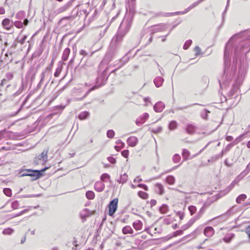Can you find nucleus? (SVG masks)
Listing matches in <instances>:
<instances>
[{
	"instance_id": "nucleus-52",
	"label": "nucleus",
	"mask_w": 250,
	"mask_h": 250,
	"mask_svg": "<svg viewBox=\"0 0 250 250\" xmlns=\"http://www.w3.org/2000/svg\"><path fill=\"white\" fill-rule=\"evenodd\" d=\"M5 77L6 80L10 81L13 78V74L12 72H8L6 74Z\"/></svg>"
},
{
	"instance_id": "nucleus-6",
	"label": "nucleus",
	"mask_w": 250,
	"mask_h": 250,
	"mask_svg": "<svg viewBox=\"0 0 250 250\" xmlns=\"http://www.w3.org/2000/svg\"><path fill=\"white\" fill-rule=\"evenodd\" d=\"M29 176L31 177L30 181H35L44 176V173H24L19 176V177Z\"/></svg>"
},
{
	"instance_id": "nucleus-61",
	"label": "nucleus",
	"mask_w": 250,
	"mask_h": 250,
	"mask_svg": "<svg viewBox=\"0 0 250 250\" xmlns=\"http://www.w3.org/2000/svg\"><path fill=\"white\" fill-rule=\"evenodd\" d=\"M107 159L111 164H115L116 163V159L112 157H109L107 158Z\"/></svg>"
},
{
	"instance_id": "nucleus-11",
	"label": "nucleus",
	"mask_w": 250,
	"mask_h": 250,
	"mask_svg": "<svg viewBox=\"0 0 250 250\" xmlns=\"http://www.w3.org/2000/svg\"><path fill=\"white\" fill-rule=\"evenodd\" d=\"M202 0H200L198 1L194 2L191 5H190L189 7H188L187 9H186L185 10V11H182V12H181V11L177 12V13H177V14L178 15H182V14H185L187 13L189 10H190L191 9H192L194 7H196V6H197L199 4V3L201 2Z\"/></svg>"
},
{
	"instance_id": "nucleus-16",
	"label": "nucleus",
	"mask_w": 250,
	"mask_h": 250,
	"mask_svg": "<svg viewBox=\"0 0 250 250\" xmlns=\"http://www.w3.org/2000/svg\"><path fill=\"white\" fill-rule=\"evenodd\" d=\"M2 24L3 27L7 30H9L11 26L10 20L7 18L3 20Z\"/></svg>"
},
{
	"instance_id": "nucleus-17",
	"label": "nucleus",
	"mask_w": 250,
	"mask_h": 250,
	"mask_svg": "<svg viewBox=\"0 0 250 250\" xmlns=\"http://www.w3.org/2000/svg\"><path fill=\"white\" fill-rule=\"evenodd\" d=\"M123 23H121L120 27H119L118 32L116 36V37H115V41L116 42H118L120 41L125 35V34H122L121 33L122 26H123Z\"/></svg>"
},
{
	"instance_id": "nucleus-50",
	"label": "nucleus",
	"mask_w": 250,
	"mask_h": 250,
	"mask_svg": "<svg viewBox=\"0 0 250 250\" xmlns=\"http://www.w3.org/2000/svg\"><path fill=\"white\" fill-rule=\"evenodd\" d=\"M14 25L18 28H21L23 27V23L21 21H16L14 22Z\"/></svg>"
},
{
	"instance_id": "nucleus-36",
	"label": "nucleus",
	"mask_w": 250,
	"mask_h": 250,
	"mask_svg": "<svg viewBox=\"0 0 250 250\" xmlns=\"http://www.w3.org/2000/svg\"><path fill=\"white\" fill-rule=\"evenodd\" d=\"M160 211L162 213H166L167 212L168 210V207L166 204H163L160 208Z\"/></svg>"
},
{
	"instance_id": "nucleus-37",
	"label": "nucleus",
	"mask_w": 250,
	"mask_h": 250,
	"mask_svg": "<svg viewBox=\"0 0 250 250\" xmlns=\"http://www.w3.org/2000/svg\"><path fill=\"white\" fill-rule=\"evenodd\" d=\"M86 197L87 199L89 200H92L95 197V194L91 190H89L86 192L85 194Z\"/></svg>"
},
{
	"instance_id": "nucleus-43",
	"label": "nucleus",
	"mask_w": 250,
	"mask_h": 250,
	"mask_svg": "<svg viewBox=\"0 0 250 250\" xmlns=\"http://www.w3.org/2000/svg\"><path fill=\"white\" fill-rule=\"evenodd\" d=\"M233 213V208H230L228 210V211L225 212L222 216H225L226 217H228L231 214Z\"/></svg>"
},
{
	"instance_id": "nucleus-54",
	"label": "nucleus",
	"mask_w": 250,
	"mask_h": 250,
	"mask_svg": "<svg viewBox=\"0 0 250 250\" xmlns=\"http://www.w3.org/2000/svg\"><path fill=\"white\" fill-rule=\"evenodd\" d=\"M27 35H24L23 37L21 39H19V38H18V42H19L21 43V44L22 45L24 43L25 41L27 39Z\"/></svg>"
},
{
	"instance_id": "nucleus-63",
	"label": "nucleus",
	"mask_w": 250,
	"mask_h": 250,
	"mask_svg": "<svg viewBox=\"0 0 250 250\" xmlns=\"http://www.w3.org/2000/svg\"><path fill=\"white\" fill-rule=\"evenodd\" d=\"M246 232L248 235V237L249 238V240L250 241V225L246 229Z\"/></svg>"
},
{
	"instance_id": "nucleus-34",
	"label": "nucleus",
	"mask_w": 250,
	"mask_h": 250,
	"mask_svg": "<svg viewBox=\"0 0 250 250\" xmlns=\"http://www.w3.org/2000/svg\"><path fill=\"white\" fill-rule=\"evenodd\" d=\"M177 124L176 121H171L168 125V128L170 130H173L177 128Z\"/></svg>"
},
{
	"instance_id": "nucleus-13",
	"label": "nucleus",
	"mask_w": 250,
	"mask_h": 250,
	"mask_svg": "<svg viewBox=\"0 0 250 250\" xmlns=\"http://www.w3.org/2000/svg\"><path fill=\"white\" fill-rule=\"evenodd\" d=\"M48 168L47 167H44L41 168L37 169H21L19 172H44L46 169Z\"/></svg>"
},
{
	"instance_id": "nucleus-9",
	"label": "nucleus",
	"mask_w": 250,
	"mask_h": 250,
	"mask_svg": "<svg viewBox=\"0 0 250 250\" xmlns=\"http://www.w3.org/2000/svg\"><path fill=\"white\" fill-rule=\"evenodd\" d=\"M138 142V139L136 137L131 136L127 139V143L128 145L131 146H135Z\"/></svg>"
},
{
	"instance_id": "nucleus-42",
	"label": "nucleus",
	"mask_w": 250,
	"mask_h": 250,
	"mask_svg": "<svg viewBox=\"0 0 250 250\" xmlns=\"http://www.w3.org/2000/svg\"><path fill=\"white\" fill-rule=\"evenodd\" d=\"M192 43V41L191 40H188L187 41L184 45H183V49L185 50H187L188 48V47L190 46V45Z\"/></svg>"
},
{
	"instance_id": "nucleus-55",
	"label": "nucleus",
	"mask_w": 250,
	"mask_h": 250,
	"mask_svg": "<svg viewBox=\"0 0 250 250\" xmlns=\"http://www.w3.org/2000/svg\"><path fill=\"white\" fill-rule=\"evenodd\" d=\"M244 134L240 135L239 137H238L235 140V141H234V143L233 144H234V145L238 143L239 142H240L241 140H242V136H244Z\"/></svg>"
},
{
	"instance_id": "nucleus-15",
	"label": "nucleus",
	"mask_w": 250,
	"mask_h": 250,
	"mask_svg": "<svg viewBox=\"0 0 250 250\" xmlns=\"http://www.w3.org/2000/svg\"><path fill=\"white\" fill-rule=\"evenodd\" d=\"M164 81V78L160 76L156 77L154 79V81H153L154 83L157 87H161Z\"/></svg>"
},
{
	"instance_id": "nucleus-19",
	"label": "nucleus",
	"mask_w": 250,
	"mask_h": 250,
	"mask_svg": "<svg viewBox=\"0 0 250 250\" xmlns=\"http://www.w3.org/2000/svg\"><path fill=\"white\" fill-rule=\"evenodd\" d=\"M70 49L69 48H66L64 50L63 53H62V60L63 61H66L68 59V58L70 54Z\"/></svg>"
},
{
	"instance_id": "nucleus-49",
	"label": "nucleus",
	"mask_w": 250,
	"mask_h": 250,
	"mask_svg": "<svg viewBox=\"0 0 250 250\" xmlns=\"http://www.w3.org/2000/svg\"><path fill=\"white\" fill-rule=\"evenodd\" d=\"M44 77H45V72H42L41 74V80H40L39 83L38 84V87H41V86L42 85V84L43 83Z\"/></svg>"
},
{
	"instance_id": "nucleus-31",
	"label": "nucleus",
	"mask_w": 250,
	"mask_h": 250,
	"mask_svg": "<svg viewBox=\"0 0 250 250\" xmlns=\"http://www.w3.org/2000/svg\"><path fill=\"white\" fill-rule=\"evenodd\" d=\"M182 155L184 158V160H187L188 158V157L190 155L189 151L187 149H183L182 150Z\"/></svg>"
},
{
	"instance_id": "nucleus-25",
	"label": "nucleus",
	"mask_w": 250,
	"mask_h": 250,
	"mask_svg": "<svg viewBox=\"0 0 250 250\" xmlns=\"http://www.w3.org/2000/svg\"><path fill=\"white\" fill-rule=\"evenodd\" d=\"M195 222V220L194 219H190L188 223L186 224L183 225L182 227V229L183 230H185L188 229L189 227H190Z\"/></svg>"
},
{
	"instance_id": "nucleus-20",
	"label": "nucleus",
	"mask_w": 250,
	"mask_h": 250,
	"mask_svg": "<svg viewBox=\"0 0 250 250\" xmlns=\"http://www.w3.org/2000/svg\"><path fill=\"white\" fill-rule=\"evenodd\" d=\"M143 223L140 220H137L133 223V228L137 230H141L142 228Z\"/></svg>"
},
{
	"instance_id": "nucleus-7",
	"label": "nucleus",
	"mask_w": 250,
	"mask_h": 250,
	"mask_svg": "<svg viewBox=\"0 0 250 250\" xmlns=\"http://www.w3.org/2000/svg\"><path fill=\"white\" fill-rule=\"evenodd\" d=\"M177 12H173V13H167L164 12H158L155 13L153 17L154 18H159V17H170L174 15H178Z\"/></svg>"
},
{
	"instance_id": "nucleus-29",
	"label": "nucleus",
	"mask_w": 250,
	"mask_h": 250,
	"mask_svg": "<svg viewBox=\"0 0 250 250\" xmlns=\"http://www.w3.org/2000/svg\"><path fill=\"white\" fill-rule=\"evenodd\" d=\"M95 52V51H93L90 53H88L86 52L85 50L81 49L79 52V54L81 55H83L84 57H91L93 55Z\"/></svg>"
},
{
	"instance_id": "nucleus-33",
	"label": "nucleus",
	"mask_w": 250,
	"mask_h": 250,
	"mask_svg": "<svg viewBox=\"0 0 250 250\" xmlns=\"http://www.w3.org/2000/svg\"><path fill=\"white\" fill-rule=\"evenodd\" d=\"M166 182L170 185H173L175 182V178L173 176L169 175L166 179Z\"/></svg>"
},
{
	"instance_id": "nucleus-41",
	"label": "nucleus",
	"mask_w": 250,
	"mask_h": 250,
	"mask_svg": "<svg viewBox=\"0 0 250 250\" xmlns=\"http://www.w3.org/2000/svg\"><path fill=\"white\" fill-rule=\"evenodd\" d=\"M62 70V66L61 65L58 66L57 67V68L56 69V71L54 74V76L56 77H58L60 75Z\"/></svg>"
},
{
	"instance_id": "nucleus-51",
	"label": "nucleus",
	"mask_w": 250,
	"mask_h": 250,
	"mask_svg": "<svg viewBox=\"0 0 250 250\" xmlns=\"http://www.w3.org/2000/svg\"><path fill=\"white\" fill-rule=\"evenodd\" d=\"M19 204L18 201H15L12 203L11 207L13 209H17L19 207Z\"/></svg>"
},
{
	"instance_id": "nucleus-4",
	"label": "nucleus",
	"mask_w": 250,
	"mask_h": 250,
	"mask_svg": "<svg viewBox=\"0 0 250 250\" xmlns=\"http://www.w3.org/2000/svg\"><path fill=\"white\" fill-rule=\"evenodd\" d=\"M246 174L245 173H241L235 179V180L231 183V184L228 186L223 191L224 194H226L229 192L236 185L238 184V183L242 180L245 176Z\"/></svg>"
},
{
	"instance_id": "nucleus-21",
	"label": "nucleus",
	"mask_w": 250,
	"mask_h": 250,
	"mask_svg": "<svg viewBox=\"0 0 250 250\" xmlns=\"http://www.w3.org/2000/svg\"><path fill=\"white\" fill-rule=\"evenodd\" d=\"M122 232L124 234H132L133 233V230L131 227L126 226L123 228Z\"/></svg>"
},
{
	"instance_id": "nucleus-53",
	"label": "nucleus",
	"mask_w": 250,
	"mask_h": 250,
	"mask_svg": "<svg viewBox=\"0 0 250 250\" xmlns=\"http://www.w3.org/2000/svg\"><path fill=\"white\" fill-rule=\"evenodd\" d=\"M196 104H189L188 105H187V106H181V107H177V109L178 110H184V109H186L187 108H188V107H191L193 105H196Z\"/></svg>"
},
{
	"instance_id": "nucleus-40",
	"label": "nucleus",
	"mask_w": 250,
	"mask_h": 250,
	"mask_svg": "<svg viewBox=\"0 0 250 250\" xmlns=\"http://www.w3.org/2000/svg\"><path fill=\"white\" fill-rule=\"evenodd\" d=\"M181 159V158L179 154H175L173 156L172 160L174 163H178L180 161Z\"/></svg>"
},
{
	"instance_id": "nucleus-56",
	"label": "nucleus",
	"mask_w": 250,
	"mask_h": 250,
	"mask_svg": "<svg viewBox=\"0 0 250 250\" xmlns=\"http://www.w3.org/2000/svg\"><path fill=\"white\" fill-rule=\"evenodd\" d=\"M244 134L240 135L239 137H238L235 140V141H234V143L233 144H234V145L238 143L239 142H240L241 140H242V136H244Z\"/></svg>"
},
{
	"instance_id": "nucleus-30",
	"label": "nucleus",
	"mask_w": 250,
	"mask_h": 250,
	"mask_svg": "<svg viewBox=\"0 0 250 250\" xmlns=\"http://www.w3.org/2000/svg\"><path fill=\"white\" fill-rule=\"evenodd\" d=\"M89 115V113L88 111L82 112L79 115V118L80 120H84L86 119Z\"/></svg>"
},
{
	"instance_id": "nucleus-35",
	"label": "nucleus",
	"mask_w": 250,
	"mask_h": 250,
	"mask_svg": "<svg viewBox=\"0 0 250 250\" xmlns=\"http://www.w3.org/2000/svg\"><path fill=\"white\" fill-rule=\"evenodd\" d=\"M14 230L13 229L8 228L5 229L2 231V233L4 235H11L14 232Z\"/></svg>"
},
{
	"instance_id": "nucleus-48",
	"label": "nucleus",
	"mask_w": 250,
	"mask_h": 250,
	"mask_svg": "<svg viewBox=\"0 0 250 250\" xmlns=\"http://www.w3.org/2000/svg\"><path fill=\"white\" fill-rule=\"evenodd\" d=\"M101 28H103V31L101 30L100 33H99V35L100 36V39L103 38L104 37V34L106 33L107 29L108 28V26L104 27V28H103V26H102Z\"/></svg>"
},
{
	"instance_id": "nucleus-44",
	"label": "nucleus",
	"mask_w": 250,
	"mask_h": 250,
	"mask_svg": "<svg viewBox=\"0 0 250 250\" xmlns=\"http://www.w3.org/2000/svg\"><path fill=\"white\" fill-rule=\"evenodd\" d=\"M107 137L109 138H113L115 135V132L114 130L110 129L108 130L106 133Z\"/></svg>"
},
{
	"instance_id": "nucleus-8",
	"label": "nucleus",
	"mask_w": 250,
	"mask_h": 250,
	"mask_svg": "<svg viewBox=\"0 0 250 250\" xmlns=\"http://www.w3.org/2000/svg\"><path fill=\"white\" fill-rule=\"evenodd\" d=\"M149 117V115L147 113H145L143 115L138 118L136 121V124L138 126L142 125Z\"/></svg>"
},
{
	"instance_id": "nucleus-62",
	"label": "nucleus",
	"mask_w": 250,
	"mask_h": 250,
	"mask_svg": "<svg viewBox=\"0 0 250 250\" xmlns=\"http://www.w3.org/2000/svg\"><path fill=\"white\" fill-rule=\"evenodd\" d=\"M195 51H196L195 55H198L201 51V49L198 46H196L194 48Z\"/></svg>"
},
{
	"instance_id": "nucleus-32",
	"label": "nucleus",
	"mask_w": 250,
	"mask_h": 250,
	"mask_svg": "<svg viewBox=\"0 0 250 250\" xmlns=\"http://www.w3.org/2000/svg\"><path fill=\"white\" fill-rule=\"evenodd\" d=\"M247 198V196L245 194H242L238 196L236 199V202L238 204L241 203L242 201H244Z\"/></svg>"
},
{
	"instance_id": "nucleus-27",
	"label": "nucleus",
	"mask_w": 250,
	"mask_h": 250,
	"mask_svg": "<svg viewBox=\"0 0 250 250\" xmlns=\"http://www.w3.org/2000/svg\"><path fill=\"white\" fill-rule=\"evenodd\" d=\"M68 7H69V4H66L65 5H64L60 7L58 9H57L56 10V12L57 14H60V13H62L63 12H65V11H66L67 10Z\"/></svg>"
},
{
	"instance_id": "nucleus-64",
	"label": "nucleus",
	"mask_w": 250,
	"mask_h": 250,
	"mask_svg": "<svg viewBox=\"0 0 250 250\" xmlns=\"http://www.w3.org/2000/svg\"><path fill=\"white\" fill-rule=\"evenodd\" d=\"M138 187H140V188H143V189H144L145 190H148V188L145 185V184H140L138 185Z\"/></svg>"
},
{
	"instance_id": "nucleus-39",
	"label": "nucleus",
	"mask_w": 250,
	"mask_h": 250,
	"mask_svg": "<svg viewBox=\"0 0 250 250\" xmlns=\"http://www.w3.org/2000/svg\"><path fill=\"white\" fill-rule=\"evenodd\" d=\"M138 195L140 198L143 199H146L148 197V195L147 193L142 191H139L138 192Z\"/></svg>"
},
{
	"instance_id": "nucleus-24",
	"label": "nucleus",
	"mask_w": 250,
	"mask_h": 250,
	"mask_svg": "<svg viewBox=\"0 0 250 250\" xmlns=\"http://www.w3.org/2000/svg\"><path fill=\"white\" fill-rule=\"evenodd\" d=\"M127 177L126 173L121 174L119 178L118 179L117 181L120 183H125L127 180Z\"/></svg>"
},
{
	"instance_id": "nucleus-1",
	"label": "nucleus",
	"mask_w": 250,
	"mask_h": 250,
	"mask_svg": "<svg viewBox=\"0 0 250 250\" xmlns=\"http://www.w3.org/2000/svg\"><path fill=\"white\" fill-rule=\"evenodd\" d=\"M237 37H243L245 39L250 40V30L243 31L232 36L226 44L224 51V72L226 73L227 67L230 65L229 55L232 53V47L234 48L233 62H236L237 57L241 52L247 54L250 51V45L243 42L234 43L233 41Z\"/></svg>"
},
{
	"instance_id": "nucleus-5",
	"label": "nucleus",
	"mask_w": 250,
	"mask_h": 250,
	"mask_svg": "<svg viewBox=\"0 0 250 250\" xmlns=\"http://www.w3.org/2000/svg\"><path fill=\"white\" fill-rule=\"evenodd\" d=\"M118 202V199L117 198H115L109 203V204L108 205V215L109 216H113L117 210Z\"/></svg>"
},
{
	"instance_id": "nucleus-3",
	"label": "nucleus",
	"mask_w": 250,
	"mask_h": 250,
	"mask_svg": "<svg viewBox=\"0 0 250 250\" xmlns=\"http://www.w3.org/2000/svg\"><path fill=\"white\" fill-rule=\"evenodd\" d=\"M48 149L44 150L40 154L35 158L34 163L36 165L44 164L48 160Z\"/></svg>"
},
{
	"instance_id": "nucleus-18",
	"label": "nucleus",
	"mask_w": 250,
	"mask_h": 250,
	"mask_svg": "<svg viewBox=\"0 0 250 250\" xmlns=\"http://www.w3.org/2000/svg\"><path fill=\"white\" fill-rule=\"evenodd\" d=\"M156 191L160 195H162L164 193V188L163 186L159 183L155 185Z\"/></svg>"
},
{
	"instance_id": "nucleus-57",
	"label": "nucleus",
	"mask_w": 250,
	"mask_h": 250,
	"mask_svg": "<svg viewBox=\"0 0 250 250\" xmlns=\"http://www.w3.org/2000/svg\"><path fill=\"white\" fill-rule=\"evenodd\" d=\"M25 102H26V100H25L24 101V102L21 105L20 107L17 110V111L15 113V114L12 115V116H14V115H16L18 114L21 111V110L22 108V107H23L24 104H25Z\"/></svg>"
},
{
	"instance_id": "nucleus-14",
	"label": "nucleus",
	"mask_w": 250,
	"mask_h": 250,
	"mask_svg": "<svg viewBox=\"0 0 250 250\" xmlns=\"http://www.w3.org/2000/svg\"><path fill=\"white\" fill-rule=\"evenodd\" d=\"M94 188L98 192H102L104 188V185L102 181H97L95 184Z\"/></svg>"
},
{
	"instance_id": "nucleus-60",
	"label": "nucleus",
	"mask_w": 250,
	"mask_h": 250,
	"mask_svg": "<svg viewBox=\"0 0 250 250\" xmlns=\"http://www.w3.org/2000/svg\"><path fill=\"white\" fill-rule=\"evenodd\" d=\"M183 231L182 229L176 231L173 233V236L175 237L177 236L178 235L182 234L183 233Z\"/></svg>"
},
{
	"instance_id": "nucleus-26",
	"label": "nucleus",
	"mask_w": 250,
	"mask_h": 250,
	"mask_svg": "<svg viewBox=\"0 0 250 250\" xmlns=\"http://www.w3.org/2000/svg\"><path fill=\"white\" fill-rule=\"evenodd\" d=\"M186 131L188 134H192L195 131V127L192 125L189 124L187 126Z\"/></svg>"
},
{
	"instance_id": "nucleus-46",
	"label": "nucleus",
	"mask_w": 250,
	"mask_h": 250,
	"mask_svg": "<svg viewBox=\"0 0 250 250\" xmlns=\"http://www.w3.org/2000/svg\"><path fill=\"white\" fill-rule=\"evenodd\" d=\"M150 130L151 132L156 134L162 131V128L161 126H159L157 128H150Z\"/></svg>"
},
{
	"instance_id": "nucleus-38",
	"label": "nucleus",
	"mask_w": 250,
	"mask_h": 250,
	"mask_svg": "<svg viewBox=\"0 0 250 250\" xmlns=\"http://www.w3.org/2000/svg\"><path fill=\"white\" fill-rule=\"evenodd\" d=\"M28 211V209H24V210L21 211L19 213H18L17 214H16L15 215H9V218L11 219V218H14V217H16L21 216V215L23 214L24 213L27 212Z\"/></svg>"
},
{
	"instance_id": "nucleus-59",
	"label": "nucleus",
	"mask_w": 250,
	"mask_h": 250,
	"mask_svg": "<svg viewBox=\"0 0 250 250\" xmlns=\"http://www.w3.org/2000/svg\"><path fill=\"white\" fill-rule=\"evenodd\" d=\"M129 154L128 150H125L122 152V155L125 158H127Z\"/></svg>"
},
{
	"instance_id": "nucleus-10",
	"label": "nucleus",
	"mask_w": 250,
	"mask_h": 250,
	"mask_svg": "<svg viewBox=\"0 0 250 250\" xmlns=\"http://www.w3.org/2000/svg\"><path fill=\"white\" fill-rule=\"evenodd\" d=\"M165 104L161 101L157 102L153 107L154 110L156 112H162L165 108Z\"/></svg>"
},
{
	"instance_id": "nucleus-22",
	"label": "nucleus",
	"mask_w": 250,
	"mask_h": 250,
	"mask_svg": "<svg viewBox=\"0 0 250 250\" xmlns=\"http://www.w3.org/2000/svg\"><path fill=\"white\" fill-rule=\"evenodd\" d=\"M234 237V234L233 233H228L224 236L223 238V240L226 243H229L231 241Z\"/></svg>"
},
{
	"instance_id": "nucleus-12",
	"label": "nucleus",
	"mask_w": 250,
	"mask_h": 250,
	"mask_svg": "<svg viewBox=\"0 0 250 250\" xmlns=\"http://www.w3.org/2000/svg\"><path fill=\"white\" fill-rule=\"evenodd\" d=\"M204 234L206 236L210 237L214 234V229L211 227H207L204 229Z\"/></svg>"
},
{
	"instance_id": "nucleus-23",
	"label": "nucleus",
	"mask_w": 250,
	"mask_h": 250,
	"mask_svg": "<svg viewBox=\"0 0 250 250\" xmlns=\"http://www.w3.org/2000/svg\"><path fill=\"white\" fill-rule=\"evenodd\" d=\"M101 181L105 183L110 182V176L107 173H104L101 175Z\"/></svg>"
},
{
	"instance_id": "nucleus-28",
	"label": "nucleus",
	"mask_w": 250,
	"mask_h": 250,
	"mask_svg": "<svg viewBox=\"0 0 250 250\" xmlns=\"http://www.w3.org/2000/svg\"><path fill=\"white\" fill-rule=\"evenodd\" d=\"M166 28H167V27L165 25H162L161 26H159L156 28H154L152 29V31L151 34H153L155 32H157L163 31L166 29Z\"/></svg>"
},
{
	"instance_id": "nucleus-58",
	"label": "nucleus",
	"mask_w": 250,
	"mask_h": 250,
	"mask_svg": "<svg viewBox=\"0 0 250 250\" xmlns=\"http://www.w3.org/2000/svg\"><path fill=\"white\" fill-rule=\"evenodd\" d=\"M72 17L71 16L64 17L62 18L59 21V23H60L61 22H62L63 20H67L69 21L71 19Z\"/></svg>"
},
{
	"instance_id": "nucleus-47",
	"label": "nucleus",
	"mask_w": 250,
	"mask_h": 250,
	"mask_svg": "<svg viewBox=\"0 0 250 250\" xmlns=\"http://www.w3.org/2000/svg\"><path fill=\"white\" fill-rule=\"evenodd\" d=\"M188 210L190 212V214L192 215L196 211V208L194 206H190L188 207Z\"/></svg>"
},
{
	"instance_id": "nucleus-2",
	"label": "nucleus",
	"mask_w": 250,
	"mask_h": 250,
	"mask_svg": "<svg viewBox=\"0 0 250 250\" xmlns=\"http://www.w3.org/2000/svg\"><path fill=\"white\" fill-rule=\"evenodd\" d=\"M106 69H105L103 72H102L99 75V76L97 77V78L96 79V85L93 86L90 89H89L87 91L84 97L86 96V95H87V94H88V93L90 92H91V91H92V90L95 89L96 88H97V87L102 86L105 84V82L107 81V80L108 79V76L106 74Z\"/></svg>"
},
{
	"instance_id": "nucleus-45",
	"label": "nucleus",
	"mask_w": 250,
	"mask_h": 250,
	"mask_svg": "<svg viewBox=\"0 0 250 250\" xmlns=\"http://www.w3.org/2000/svg\"><path fill=\"white\" fill-rule=\"evenodd\" d=\"M4 193L8 197H11L12 196V191L11 189L9 188H5L3 189Z\"/></svg>"
}]
</instances>
